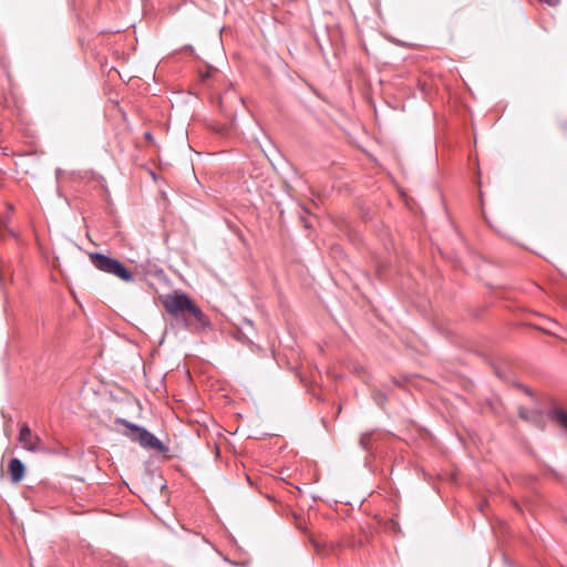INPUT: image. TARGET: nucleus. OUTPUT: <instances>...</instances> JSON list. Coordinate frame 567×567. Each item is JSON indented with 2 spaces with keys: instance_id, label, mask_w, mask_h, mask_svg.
Listing matches in <instances>:
<instances>
[{
  "instance_id": "obj_1",
  "label": "nucleus",
  "mask_w": 567,
  "mask_h": 567,
  "mask_svg": "<svg viewBox=\"0 0 567 567\" xmlns=\"http://www.w3.org/2000/svg\"><path fill=\"white\" fill-rule=\"evenodd\" d=\"M162 303L165 310L173 317L184 316V326L190 331H203L210 324L207 316L186 293L173 292L166 295L162 299Z\"/></svg>"
},
{
  "instance_id": "obj_2",
  "label": "nucleus",
  "mask_w": 567,
  "mask_h": 567,
  "mask_svg": "<svg viewBox=\"0 0 567 567\" xmlns=\"http://www.w3.org/2000/svg\"><path fill=\"white\" fill-rule=\"evenodd\" d=\"M89 258L97 270L115 276L124 282L134 281V275L120 260L101 252H91Z\"/></svg>"
},
{
  "instance_id": "obj_3",
  "label": "nucleus",
  "mask_w": 567,
  "mask_h": 567,
  "mask_svg": "<svg viewBox=\"0 0 567 567\" xmlns=\"http://www.w3.org/2000/svg\"><path fill=\"white\" fill-rule=\"evenodd\" d=\"M117 424L124 425L130 430L126 435L134 442H138L140 445L144 449L154 450L158 453H165L168 451V447L165 446L162 441H159L154 434L148 432L146 429L131 423L124 419H117Z\"/></svg>"
},
{
  "instance_id": "obj_4",
  "label": "nucleus",
  "mask_w": 567,
  "mask_h": 567,
  "mask_svg": "<svg viewBox=\"0 0 567 567\" xmlns=\"http://www.w3.org/2000/svg\"><path fill=\"white\" fill-rule=\"evenodd\" d=\"M19 442L27 451L33 453L44 451V443L37 434L32 433L28 424L21 425L19 431Z\"/></svg>"
},
{
  "instance_id": "obj_5",
  "label": "nucleus",
  "mask_w": 567,
  "mask_h": 567,
  "mask_svg": "<svg viewBox=\"0 0 567 567\" xmlns=\"http://www.w3.org/2000/svg\"><path fill=\"white\" fill-rule=\"evenodd\" d=\"M9 473L12 483H20L25 473V467L19 458H12L9 462Z\"/></svg>"
},
{
  "instance_id": "obj_6",
  "label": "nucleus",
  "mask_w": 567,
  "mask_h": 567,
  "mask_svg": "<svg viewBox=\"0 0 567 567\" xmlns=\"http://www.w3.org/2000/svg\"><path fill=\"white\" fill-rule=\"evenodd\" d=\"M548 419L559 427L567 431V411L563 408H553L548 412Z\"/></svg>"
},
{
  "instance_id": "obj_7",
  "label": "nucleus",
  "mask_w": 567,
  "mask_h": 567,
  "mask_svg": "<svg viewBox=\"0 0 567 567\" xmlns=\"http://www.w3.org/2000/svg\"><path fill=\"white\" fill-rule=\"evenodd\" d=\"M372 436H373V433L372 432H367V433H363L360 437V445L364 449V450H369L371 447V441H372Z\"/></svg>"
},
{
  "instance_id": "obj_8",
  "label": "nucleus",
  "mask_w": 567,
  "mask_h": 567,
  "mask_svg": "<svg viewBox=\"0 0 567 567\" xmlns=\"http://www.w3.org/2000/svg\"><path fill=\"white\" fill-rule=\"evenodd\" d=\"M296 524H297V527L300 529V530H306V523L303 520V518L301 517H296Z\"/></svg>"
},
{
  "instance_id": "obj_9",
  "label": "nucleus",
  "mask_w": 567,
  "mask_h": 567,
  "mask_svg": "<svg viewBox=\"0 0 567 567\" xmlns=\"http://www.w3.org/2000/svg\"><path fill=\"white\" fill-rule=\"evenodd\" d=\"M310 543L312 544V546H313L318 551H319V550H321L322 546H321V544H320L317 539H315L313 537H310Z\"/></svg>"
},
{
  "instance_id": "obj_10",
  "label": "nucleus",
  "mask_w": 567,
  "mask_h": 567,
  "mask_svg": "<svg viewBox=\"0 0 567 567\" xmlns=\"http://www.w3.org/2000/svg\"><path fill=\"white\" fill-rule=\"evenodd\" d=\"M544 3H547L548 6L555 7L559 3L560 0H540Z\"/></svg>"
},
{
  "instance_id": "obj_11",
  "label": "nucleus",
  "mask_w": 567,
  "mask_h": 567,
  "mask_svg": "<svg viewBox=\"0 0 567 567\" xmlns=\"http://www.w3.org/2000/svg\"><path fill=\"white\" fill-rule=\"evenodd\" d=\"M354 371H355V373H360L361 371H363V368H362V367H360V368H355V370H354Z\"/></svg>"
},
{
  "instance_id": "obj_12",
  "label": "nucleus",
  "mask_w": 567,
  "mask_h": 567,
  "mask_svg": "<svg viewBox=\"0 0 567 567\" xmlns=\"http://www.w3.org/2000/svg\"><path fill=\"white\" fill-rule=\"evenodd\" d=\"M145 137H146V138H152L151 133H146V134H145Z\"/></svg>"
}]
</instances>
